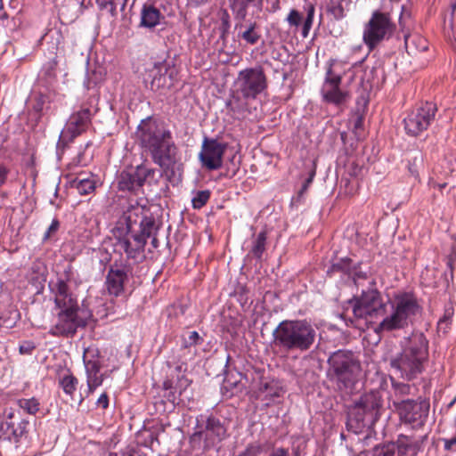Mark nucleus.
Wrapping results in <instances>:
<instances>
[{
  "instance_id": "f257e3e1",
  "label": "nucleus",
  "mask_w": 456,
  "mask_h": 456,
  "mask_svg": "<svg viewBox=\"0 0 456 456\" xmlns=\"http://www.w3.org/2000/svg\"><path fill=\"white\" fill-rule=\"evenodd\" d=\"M421 307L417 297L411 292L396 293L387 304L382 302L377 289L363 291L353 305V314L357 319L379 318L377 333L392 332L407 328L412 323Z\"/></svg>"
},
{
  "instance_id": "f03ea898",
  "label": "nucleus",
  "mask_w": 456,
  "mask_h": 456,
  "mask_svg": "<svg viewBox=\"0 0 456 456\" xmlns=\"http://www.w3.org/2000/svg\"><path fill=\"white\" fill-rule=\"evenodd\" d=\"M71 282L77 283V281L75 272L69 265L53 289L54 303L60 310L58 321L51 330V333L55 336L75 334L78 327L86 325V319L90 316L79 309L77 297L69 289V284Z\"/></svg>"
},
{
  "instance_id": "7ed1b4c3",
  "label": "nucleus",
  "mask_w": 456,
  "mask_h": 456,
  "mask_svg": "<svg viewBox=\"0 0 456 456\" xmlns=\"http://www.w3.org/2000/svg\"><path fill=\"white\" fill-rule=\"evenodd\" d=\"M136 136L155 164L168 168L175 163L177 147L171 131L165 126L148 118L139 124Z\"/></svg>"
},
{
  "instance_id": "20e7f679",
  "label": "nucleus",
  "mask_w": 456,
  "mask_h": 456,
  "mask_svg": "<svg viewBox=\"0 0 456 456\" xmlns=\"http://www.w3.org/2000/svg\"><path fill=\"white\" fill-rule=\"evenodd\" d=\"M316 330L306 320H285L273 331V345L285 353L305 352L314 344Z\"/></svg>"
},
{
  "instance_id": "39448f33",
  "label": "nucleus",
  "mask_w": 456,
  "mask_h": 456,
  "mask_svg": "<svg viewBox=\"0 0 456 456\" xmlns=\"http://www.w3.org/2000/svg\"><path fill=\"white\" fill-rule=\"evenodd\" d=\"M428 359V342L422 333H415L406 341L402 352L391 358L390 366L403 379L411 380L422 373Z\"/></svg>"
},
{
  "instance_id": "423d86ee",
  "label": "nucleus",
  "mask_w": 456,
  "mask_h": 456,
  "mask_svg": "<svg viewBox=\"0 0 456 456\" xmlns=\"http://www.w3.org/2000/svg\"><path fill=\"white\" fill-rule=\"evenodd\" d=\"M267 77L262 67L248 68L238 73L236 91L227 102L231 111L240 113L247 108L243 100H255L267 88Z\"/></svg>"
},
{
  "instance_id": "0eeeda50",
  "label": "nucleus",
  "mask_w": 456,
  "mask_h": 456,
  "mask_svg": "<svg viewBox=\"0 0 456 456\" xmlns=\"http://www.w3.org/2000/svg\"><path fill=\"white\" fill-rule=\"evenodd\" d=\"M328 378L339 390L352 389L361 373V364L350 351L338 350L328 359Z\"/></svg>"
},
{
  "instance_id": "6e6552de",
  "label": "nucleus",
  "mask_w": 456,
  "mask_h": 456,
  "mask_svg": "<svg viewBox=\"0 0 456 456\" xmlns=\"http://www.w3.org/2000/svg\"><path fill=\"white\" fill-rule=\"evenodd\" d=\"M382 402L379 391L374 390L362 395L348 411L347 429L359 434L365 427L374 423L380 416Z\"/></svg>"
},
{
  "instance_id": "1a4fd4ad",
  "label": "nucleus",
  "mask_w": 456,
  "mask_h": 456,
  "mask_svg": "<svg viewBox=\"0 0 456 456\" xmlns=\"http://www.w3.org/2000/svg\"><path fill=\"white\" fill-rule=\"evenodd\" d=\"M395 28L390 12L374 11L362 30V41L369 52L373 51L383 41L391 38Z\"/></svg>"
},
{
  "instance_id": "9d476101",
  "label": "nucleus",
  "mask_w": 456,
  "mask_h": 456,
  "mask_svg": "<svg viewBox=\"0 0 456 456\" xmlns=\"http://www.w3.org/2000/svg\"><path fill=\"white\" fill-rule=\"evenodd\" d=\"M436 110V105L433 102H426L411 110L403 119L406 134L418 136L427 130L434 120Z\"/></svg>"
},
{
  "instance_id": "9b49d317",
  "label": "nucleus",
  "mask_w": 456,
  "mask_h": 456,
  "mask_svg": "<svg viewBox=\"0 0 456 456\" xmlns=\"http://www.w3.org/2000/svg\"><path fill=\"white\" fill-rule=\"evenodd\" d=\"M393 404L400 419L414 427L422 426L429 411V403L426 401L414 400L393 401Z\"/></svg>"
},
{
  "instance_id": "f8f14e48",
  "label": "nucleus",
  "mask_w": 456,
  "mask_h": 456,
  "mask_svg": "<svg viewBox=\"0 0 456 456\" xmlns=\"http://www.w3.org/2000/svg\"><path fill=\"white\" fill-rule=\"evenodd\" d=\"M91 110L89 108H84L75 113H73L65 127L62 129L58 145L66 146L73 140L86 132L91 123Z\"/></svg>"
},
{
  "instance_id": "ddd939ff",
  "label": "nucleus",
  "mask_w": 456,
  "mask_h": 456,
  "mask_svg": "<svg viewBox=\"0 0 456 456\" xmlns=\"http://www.w3.org/2000/svg\"><path fill=\"white\" fill-rule=\"evenodd\" d=\"M225 436L226 429L220 420L214 417H208L205 428L194 432L190 438V442L196 447L200 445L201 439H203V450L207 451L222 441Z\"/></svg>"
},
{
  "instance_id": "4468645a",
  "label": "nucleus",
  "mask_w": 456,
  "mask_h": 456,
  "mask_svg": "<svg viewBox=\"0 0 456 456\" xmlns=\"http://www.w3.org/2000/svg\"><path fill=\"white\" fill-rule=\"evenodd\" d=\"M338 65V62L335 60L330 61L322 93L327 102L341 104L346 101L347 94L340 89L342 76L335 70Z\"/></svg>"
},
{
  "instance_id": "2eb2a0df",
  "label": "nucleus",
  "mask_w": 456,
  "mask_h": 456,
  "mask_svg": "<svg viewBox=\"0 0 456 456\" xmlns=\"http://www.w3.org/2000/svg\"><path fill=\"white\" fill-rule=\"evenodd\" d=\"M155 170L144 165L130 167L122 171L118 178V186L120 191L136 192L143 186L146 180L152 176Z\"/></svg>"
},
{
  "instance_id": "dca6fc26",
  "label": "nucleus",
  "mask_w": 456,
  "mask_h": 456,
  "mask_svg": "<svg viewBox=\"0 0 456 456\" xmlns=\"http://www.w3.org/2000/svg\"><path fill=\"white\" fill-rule=\"evenodd\" d=\"M226 151V144L216 139L205 137L201 151L199 153V159L202 167L208 170L219 169L223 165V157Z\"/></svg>"
},
{
  "instance_id": "f3484780",
  "label": "nucleus",
  "mask_w": 456,
  "mask_h": 456,
  "mask_svg": "<svg viewBox=\"0 0 456 456\" xmlns=\"http://www.w3.org/2000/svg\"><path fill=\"white\" fill-rule=\"evenodd\" d=\"M415 454L412 440L406 436L400 435L396 442L387 443L376 446L373 451L374 456H408Z\"/></svg>"
},
{
  "instance_id": "a211bd4d",
  "label": "nucleus",
  "mask_w": 456,
  "mask_h": 456,
  "mask_svg": "<svg viewBox=\"0 0 456 456\" xmlns=\"http://www.w3.org/2000/svg\"><path fill=\"white\" fill-rule=\"evenodd\" d=\"M145 244L143 236H136L134 234L119 239L117 248L118 250L124 251L128 258L138 261L144 257Z\"/></svg>"
},
{
  "instance_id": "6ab92c4d",
  "label": "nucleus",
  "mask_w": 456,
  "mask_h": 456,
  "mask_svg": "<svg viewBox=\"0 0 456 456\" xmlns=\"http://www.w3.org/2000/svg\"><path fill=\"white\" fill-rule=\"evenodd\" d=\"M127 281V273L124 266H110L106 277V288L110 295L118 297L124 290V284Z\"/></svg>"
},
{
  "instance_id": "aec40b11",
  "label": "nucleus",
  "mask_w": 456,
  "mask_h": 456,
  "mask_svg": "<svg viewBox=\"0 0 456 456\" xmlns=\"http://www.w3.org/2000/svg\"><path fill=\"white\" fill-rule=\"evenodd\" d=\"M263 2L264 0H233L231 7L237 20L235 28L241 29L244 27V21H246L248 15L249 8H255L257 12H261Z\"/></svg>"
},
{
  "instance_id": "412c9836",
  "label": "nucleus",
  "mask_w": 456,
  "mask_h": 456,
  "mask_svg": "<svg viewBox=\"0 0 456 456\" xmlns=\"http://www.w3.org/2000/svg\"><path fill=\"white\" fill-rule=\"evenodd\" d=\"M20 414V410L12 406L6 407L3 414L8 431H10L16 439L21 437L25 434L26 428L28 424V421L23 419H20V421L16 422V419Z\"/></svg>"
},
{
  "instance_id": "4be33fe9",
  "label": "nucleus",
  "mask_w": 456,
  "mask_h": 456,
  "mask_svg": "<svg viewBox=\"0 0 456 456\" xmlns=\"http://www.w3.org/2000/svg\"><path fill=\"white\" fill-rule=\"evenodd\" d=\"M145 208L141 204L135 202L134 204H130L127 208L124 211L120 222L124 223L126 226L127 232L133 231L134 224H137V222L141 221L142 217H144Z\"/></svg>"
},
{
  "instance_id": "5701e85b",
  "label": "nucleus",
  "mask_w": 456,
  "mask_h": 456,
  "mask_svg": "<svg viewBox=\"0 0 456 456\" xmlns=\"http://www.w3.org/2000/svg\"><path fill=\"white\" fill-rule=\"evenodd\" d=\"M191 380L188 379L184 375L177 376L176 381L168 379L163 382V388L169 390L168 397H172L173 400L176 399V395H181L183 391L191 385Z\"/></svg>"
},
{
  "instance_id": "b1692460",
  "label": "nucleus",
  "mask_w": 456,
  "mask_h": 456,
  "mask_svg": "<svg viewBox=\"0 0 456 456\" xmlns=\"http://www.w3.org/2000/svg\"><path fill=\"white\" fill-rule=\"evenodd\" d=\"M161 13L156 7L149 4L143 5L141 12V26L154 28L159 23Z\"/></svg>"
},
{
  "instance_id": "393cba45",
  "label": "nucleus",
  "mask_w": 456,
  "mask_h": 456,
  "mask_svg": "<svg viewBox=\"0 0 456 456\" xmlns=\"http://www.w3.org/2000/svg\"><path fill=\"white\" fill-rule=\"evenodd\" d=\"M238 36L249 45H256L261 37L257 23L251 20L247 25L244 24Z\"/></svg>"
},
{
  "instance_id": "a878e982",
  "label": "nucleus",
  "mask_w": 456,
  "mask_h": 456,
  "mask_svg": "<svg viewBox=\"0 0 456 456\" xmlns=\"http://www.w3.org/2000/svg\"><path fill=\"white\" fill-rule=\"evenodd\" d=\"M102 382L103 376L102 374L86 377V387L83 388V387H81L79 390V404H81L86 398L94 393V391L100 387Z\"/></svg>"
},
{
  "instance_id": "bb28decb",
  "label": "nucleus",
  "mask_w": 456,
  "mask_h": 456,
  "mask_svg": "<svg viewBox=\"0 0 456 456\" xmlns=\"http://www.w3.org/2000/svg\"><path fill=\"white\" fill-rule=\"evenodd\" d=\"M14 404L29 415H36L40 410L39 400L36 397L17 399Z\"/></svg>"
},
{
  "instance_id": "cd10ccee",
  "label": "nucleus",
  "mask_w": 456,
  "mask_h": 456,
  "mask_svg": "<svg viewBox=\"0 0 456 456\" xmlns=\"http://www.w3.org/2000/svg\"><path fill=\"white\" fill-rule=\"evenodd\" d=\"M140 228H141V232L139 234H135V235L136 236H143V239L145 241H146L147 238H151V236L156 235L157 231L159 229L154 218H152L151 216H144L141 219Z\"/></svg>"
},
{
  "instance_id": "c85d7f7f",
  "label": "nucleus",
  "mask_w": 456,
  "mask_h": 456,
  "mask_svg": "<svg viewBox=\"0 0 456 456\" xmlns=\"http://www.w3.org/2000/svg\"><path fill=\"white\" fill-rule=\"evenodd\" d=\"M259 392L264 395L265 399H273L281 395L282 388L276 382L272 381L261 385Z\"/></svg>"
},
{
  "instance_id": "c756f323",
  "label": "nucleus",
  "mask_w": 456,
  "mask_h": 456,
  "mask_svg": "<svg viewBox=\"0 0 456 456\" xmlns=\"http://www.w3.org/2000/svg\"><path fill=\"white\" fill-rule=\"evenodd\" d=\"M59 383L63 392L72 397L77 387V378L72 374H66L60 379Z\"/></svg>"
},
{
  "instance_id": "7c9ffc66",
  "label": "nucleus",
  "mask_w": 456,
  "mask_h": 456,
  "mask_svg": "<svg viewBox=\"0 0 456 456\" xmlns=\"http://www.w3.org/2000/svg\"><path fill=\"white\" fill-rule=\"evenodd\" d=\"M104 79V73L102 69H94L87 73L86 78L84 82L87 90L96 87Z\"/></svg>"
},
{
  "instance_id": "2f4dec72",
  "label": "nucleus",
  "mask_w": 456,
  "mask_h": 456,
  "mask_svg": "<svg viewBox=\"0 0 456 456\" xmlns=\"http://www.w3.org/2000/svg\"><path fill=\"white\" fill-rule=\"evenodd\" d=\"M392 388L394 390V401L404 400L403 397L409 395L411 391V386L406 383H402L392 379Z\"/></svg>"
},
{
  "instance_id": "473e14b6",
  "label": "nucleus",
  "mask_w": 456,
  "mask_h": 456,
  "mask_svg": "<svg viewBox=\"0 0 456 456\" xmlns=\"http://www.w3.org/2000/svg\"><path fill=\"white\" fill-rule=\"evenodd\" d=\"M265 242H266L265 232H259L254 241V244H253V247L251 249L252 254L256 257L260 258L262 256L263 253L265 250Z\"/></svg>"
},
{
  "instance_id": "72a5a7b5",
  "label": "nucleus",
  "mask_w": 456,
  "mask_h": 456,
  "mask_svg": "<svg viewBox=\"0 0 456 456\" xmlns=\"http://www.w3.org/2000/svg\"><path fill=\"white\" fill-rule=\"evenodd\" d=\"M76 183V188L79 194L87 195L92 193L95 189V183L91 179H81L78 181H74Z\"/></svg>"
},
{
  "instance_id": "f704fd0d",
  "label": "nucleus",
  "mask_w": 456,
  "mask_h": 456,
  "mask_svg": "<svg viewBox=\"0 0 456 456\" xmlns=\"http://www.w3.org/2000/svg\"><path fill=\"white\" fill-rule=\"evenodd\" d=\"M210 198V191L208 190L199 191L191 200L192 208L200 209L207 204Z\"/></svg>"
},
{
  "instance_id": "c9c22d12",
  "label": "nucleus",
  "mask_w": 456,
  "mask_h": 456,
  "mask_svg": "<svg viewBox=\"0 0 456 456\" xmlns=\"http://www.w3.org/2000/svg\"><path fill=\"white\" fill-rule=\"evenodd\" d=\"M306 12H307V16H306V19L305 20L304 27H303V36L304 37L307 36V34L313 25V20H314V12H315L314 5L312 4H309L306 6Z\"/></svg>"
},
{
  "instance_id": "e433bc0d",
  "label": "nucleus",
  "mask_w": 456,
  "mask_h": 456,
  "mask_svg": "<svg viewBox=\"0 0 456 456\" xmlns=\"http://www.w3.org/2000/svg\"><path fill=\"white\" fill-rule=\"evenodd\" d=\"M96 4L101 10L108 11L112 17L117 15V6L114 0H96Z\"/></svg>"
},
{
  "instance_id": "4c0bfd02",
  "label": "nucleus",
  "mask_w": 456,
  "mask_h": 456,
  "mask_svg": "<svg viewBox=\"0 0 456 456\" xmlns=\"http://www.w3.org/2000/svg\"><path fill=\"white\" fill-rule=\"evenodd\" d=\"M85 367H86V377L89 376H94V375H100V364L97 361H86L84 358Z\"/></svg>"
},
{
  "instance_id": "58836bf2",
  "label": "nucleus",
  "mask_w": 456,
  "mask_h": 456,
  "mask_svg": "<svg viewBox=\"0 0 456 456\" xmlns=\"http://www.w3.org/2000/svg\"><path fill=\"white\" fill-rule=\"evenodd\" d=\"M262 447L258 444H249L247 448L238 456H257L261 452Z\"/></svg>"
},
{
  "instance_id": "ea45409f",
  "label": "nucleus",
  "mask_w": 456,
  "mask_h": 456,
  "mask_svg": "<svg viewBox=\"0 0 456 456\" xmlns=\"http://www.w3.org/2000/svg\"><path fill=\"white\" fill-rule=\"evenodd\" d=\"M200 340L201 338L197 331H191L188 337L183 338V346L188 347L198 345Z\"/></svg>"
},
{
  "instance_id": "a19ab883",
  "label": "nucleus",
  "mask_w": 456,
  "mask_h": 456,
  "mask_svg": "<svg viewBox=\"0 0 456 456\" xmlns=\"http://www.w3.org/2000/svg\"><path fill=\"white\" fill-rule=\"evenodd\" d=\"M302 20V16L297 10H291L287 17V21L290 26L297 27Z\"/></svg>"
},
{
  "instance_id": "79ce46f5",
  "label": "nucleus",
  "mask_w": 456,
  "mask_h": 456,
  "mask_svg": "<svg viewBox=\"0 0 456 456\" xmlns=\"http://www.w3.org/2000/svg\"><path fill=\"white\" fill-rule=\"evenodd\" d=\"M36 346L32 341H24L20 345L19 351L21 354H31L35 350Z\"/></svg>"
},
{
  "instance_id": "37998d69",
  "label": "nucleus",
  "mask_w": 456,
  "mask_h": 456,
  "mask_svg": "<svg viewBox=\"0 0 456 456\" xmlns=\"http://www.w3.org/2000/svg\"><path fill=\"white\" fill-rule=\"evenodd\" d=\"M96 404L98 407L102 409H107L109 406V396L106 393H102L98 398Z\"/></svg>"
},
{
  "instance_id": "c03bdc74",
  "label": "nucleus",
  "mask_w": 456,
  "mask_h": 456,
  "mask_svg": "<svg viewBox=\"0 0 456 456\" xmlns=\"http://www.w3.org/2000/svg\"><path fill=\"white\" fill-rule=\"evenodd\" d=\"M401 15H400V18H399V23H400V26H401V28H402V31L403 32V37H404V40H405V44L407 45V42H408V38H409V35L407 33L404 32V28H405V21H404V6H401Z\"/></svg>"
},
{
  "instance_id": "a18cd8bd",
  "label": "nucleus",
  "mask_w": 456,
  "mask_h": 456,
  "mask_svg": "<svg viewBox=\"0 0 456 456\" xmlns=\"http://www.w3.org/2000/svg\"><path fill=\"white\" fill-rule=\"evenodd\" d=\"M59 225V221L57 219H53L47 232L45 234V238L48 239L53 232H55L58 230Z\"/></svg>"
},
{
  "instance_id": "49530a36",
  "label": "nucleus",
  "mask_w": 456,
  "mask_h": 456,
  "mask_svg": "<svg viewBox=\"0 0 456 456\" xmlns=\"http://www.w3.org/2000/svg\"><path fill=\"white\" fill-rule=\"evenodd\" d=\"M315 175V172L313 171L311 174H310V176L305 180V182L304 183V184L302 185V188L301 190L299 191V196H302L308 189L309 185L312 183L313 182V179H314V176Z\"/></svg>"
},
{
  "instance_id": "de8ad7c7",
  "label": "nucleus",
  "mask_w": 456,
  "mask_h": 456,
  "mask_svg": "<svg viewBox=\"0 0 456 456\" xmlns=\"http://www.w3.org/2000/svg\"><path fill=\"white\" fill-rule=\"evenodd\" d=\"M9 170L4 166L0 165V187L5 183Z\"/></svg>"
},
{
  "instance_id": "09e8293b",
  "label": "nucleus",
  "mask_w": 456,
  "mask_h": 456,
  "mask_svg": "<svg viewBox=\"0 0 456 456\" xmlns=\"http://www.w3.org/2000/svg\"><path fill=\"white\" fill-rule=\"evenodd\" d=\"M187 365L185 362L177 363L175 366V369L173 371H175L177 376L183 375V372L186 370Z\"/></svg>"
},
{
  "instance_id": "8fccbe9b",
  "label": "nucleus",
  "mask_w": 456,
  "mask_h": 456,
  "mask_svg": "<svg viewBox=\"0 0 456 456\" xmlns=\"http://www.w3.org/2000/svg\"><path fill=\"white\" fill-rule=\"evenodd\" d=\"M448 325H449V320H448V318L444 317L438 322V330H444V332H445L448 328Z\"/></svg>"
},
{
  "instance_id": "3c124183",
  "label": "nucleus",
  "mask_w": 456,
  "mask_h": 456,
  "mask_svg": "<svg viewBox=\"0 0 456 456\" xmlns=\"http://www.w3.org/2000/svg\"><path fill=\"white\" fill-rule=\"evenodd\" d=\"M82 159H83V153H79L76 158H74L72 159V162L70 163V165H72L74 167L85 165Z\"/></svg>"
},
{
  "instance_id": "603ef678",
  "label": "nucleus",
  "mask_w": 456,
  "mask_h": 456,
  "mask_svg": "<svg viewBox=\"0 0 456 456\" xmlns=\"http://www.w3.org/2000/svg\"><path fill=\"white\" fill-rule=\"evenodd\" d=\"M270 456H289V452L286 449L279 448L275 450Z\"/></svg>"
},
{
  "instance_id": "864d4df0",
  "label": "nucleus",
  "mask_w": 456,
  "mask_h": 456,
  "mask_svg": "<svg viewBox=\"0 0 456 456\" xmlns=\"http://www.w3.org/2000/svg\"><path fill=\"white\" fill-rule=\"evenodd\" d=\"M423 162V158H422V155L420 153H419L417 156H415L412 159V162H410L411 164H412L414 167H418L420 166Z\"/></svg>"
},
{
  "instance_id": "5fc2aeb1",
  "label": "nucleus",
  "mask_w": 456,
  "mask_h": 456,
  "mask_svg": "<svg viewBox=\"0 0 456 456\" xmlns=\"http://www.w3.org/2000/svg\"><path fill=\"white\" fill-rule=\"evenodd\" d=\"M333 12H334L335 16L338 18H342L344 16L343 8L340 5L334 8Z\"/></svg>"
},
{
  "instance_id": "6e6d98bb",
  "label": "nucleus",
  "mask_w": 456,
  "mask_h": 456,
  "mask_svg": "<svg viewBox=\"0 0 456 456\" xmlns=\"http://www.w3.org/2000/svg\"><path fill=\"white\" fill-rule=\"evenodd\" d=\"M453 437L450 439H444V449L451 450V448L456 444V443H452Z\"/></svg>"
},
{
  "instance_id": "4d7b16f0",
  "label": "nucleus",
  "mask_w": 456,
  "mask_h": 456,
  "mask_svg": "<svg viewBox=\"0 0 456 456\" xmlns=\"http://www.w3.org/2000/svg\"><path fill=\"white\" fill-rule=\"evenodd\" d=\"M409 171L411 173L412 175L414 176H418L419 175V170H418V167H414L412 164L410 163L409 165Z\"/></svg>"
},
{
  "instance_id": "13d9d810",
  "label": "nucleus",
  "mask_w": 456,
  "mask_h": 456,
  "mask_svg": "<svg viewBox=\"0 0 456 456\" xmlns=\"http://www.w3.org/2000/svg\"><path fill=\"white\" fill-rule=\"evenodd\" d=\"M189 1L195 5H200V4L207 3L208 0H189Z\"/></svg>"
},
{
  "instance_id": "bf43d9fd",
  "label": "nucleus",
  "mask_w": 456,
  "mask_h": 456,
  "mask_svg": "<svg viewBox=\"0 0 456 456\" xmlns=\"http://www.w3.org/2000/svg\"><path fill=\"white\" fill-rule=\"evenodd\" d=\"M151 244H152L153 248H157L159 246V241H158V239L156 238V235L151 236Z\"/></svg>"
},
{
  "instance_id": "052dcab7",
  "label": "nucleus",
  "mask_w": 456,
  "mask_h": 456,
  "mask_svg": "<svg viewBox=\"0 0 456 456\" xmlns=\"http://www.w3.org/2000/svg\"><path fill=\"white\" fill-rule=\"evenodd\" d=\"M434 183V186L438 187L440 190L444 189L446 185V183H438V184H436V183Z\"/></svg>"
},
{
  "instance_id": "680f3d73",
  "label": "nucleus",
  "mask_w": 456,
  "mask_h": 456,
  "mask_svg": "<svg viewBox=\"0 0 456 456\" xmlns=\"http://www.w3.org/2000/svg\"><path fill=\"white\" fill-rule=\"evenodd\" d=\"M362 125V118H359L355 123V128L359 127Z\"/></svg>"
},
{
  "instance_id": "e2e57ef3",
  "label": "nucleus",
  "mask_w": 456,
  "mask_h": 456,
  "mask_svg": "<svg viewBox=\"0 0 456 456\" xmlns=\"http://www.w3.org/2000/svg\"><path fill=\"white\" fill-rule=\"evenodd\" d=\"M456 402V397L450 403L449 407H452Z\"/></svg>"
},
{
  "instance_id": "0e129e2a",
  "label": "nucleus",
  "mask_w": 456,
  "mask_h": 456,
  "mask_svg": "<svg viewBox=\"0 0 456 456\" xmlns=\"http://www.w3.org/2000/svg\"><path fill=\"white\" fill-rule=\"evenodd\" d=\"M167 366H168L169 368H172V366H173V365H172V363H171L169 361L167 362Z\"/></svg>"
},
{
  "instance_id": "69168bd1",
  "label": "nucleus",
  "mask_w": 456,
  "mask_h": 456,
  "mask_svg": "<svg viewBox=\"0 0 456 456\" xmlns=\"http://www.w3.org/2000/svg\"><path fill=\"white\" fill-rule=\"evenodd\" d=\"M294 456H299V454H298V453H296Z\"/></svg>"
}]
</instances>
